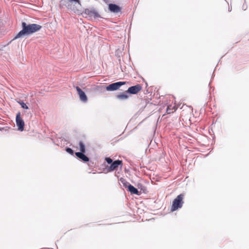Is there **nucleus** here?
Instances as JSON below:
<instances>
[{"mask_svg": "<svg viewBox=\"0 0 249 249\" xmlns=\"http://www.w3.org/2000/svg\"><path fill=\"white\" fill-rule=\"evenodd\" d=\"M22 30H21L14 37V39L22 37L25 35L32 34L39 31L41 28V26L36 24H31L27 25L24 22L22 23Z\"/></svg>", "mask_w": 249, "mask_h": 249, "instance_id": "f257e3e1", "label": "nucleus"}, {"mask_svg": "<svg viewBox=\"0 0 249 249\" xmlns=\"http://www.w3.org/2000/svg\"><path fill=\"white\" fill-rule=\"evenodd\" d=\"M184 195L181 194L178 195L177 197L174 199L171 208V211L172 212H174L182 207L183 204L184 203Z\"/></svg>", "mask_w": 249, "mask_h": 249, "instance_id": "f03ea898", "label": "nucleus"}, {"mask_svg": "<svg viewBox=\"0 0 249 249\" xmlns=\"http://www.w3.org/2000/svg\"><path fill=\"white\" fill-rule=\"evenodd\" d=\"M126 84V82H118L111 84L106 87V90L107 91L116 90L123 85Z\"/></svg>", "mask_w": 249, "mask_h": 249, "instance_id": "7ed1b4c3", "label": "nucleus"}, {"mask_svg": "<svg viewBox=\"0 0 249 249\" xmlns=\"http://www.w3.org/2000/svg\"><path fill=\"white\" fill-rule=\"evenodd\" d=\"M142 86L140 84H137L136 85L129 87L125 92L132 94H136L141 91L142 90Z\"/></svg>", "mask_w": 249, "mask_h": 249, "instance_id": "20e7f679", "label": "nucleus"}, {"mask_svg": "<svg viewBox=\"0 0 249 249\" xmlns=\"http://www.w3.org/2000/svg\"><path fill=\"white\" fill-rule=\"evenodd\" d=\"M16 124L19 130L23 131L24 127V122L20 117V113L18 112L16 115Z\"/></svg>", "mask_w": 249, "mask_h": 249, "instance_id": "39448f33", "label": "nucleus"}, {"mask_svg": "<svg viewBox=\"0 0 249 249\" xmlns=\"http://www.w3.org/2000/svg\"><path fill=\"white\" fill-rule=\"evenodd\" d=\"M76 89L79 96L80 100L83 102H86L88 100V98L85 92L78 86L76 87Z\"/></svg>", "mask_w": 249, "mask_h": 249, "instance_id": "423d86ee", "label": "nucleus"}, {"mask_svg": "<svg viewBox=\"0 0 249 249\" xmlns=\"http://www.w3.org/2000/svg\"><path fill=\"white\" fill-rule=\"evenodd\" d=\"M120 165H122V161L120 160H117L112 163L109 168V171H112L116 170Z\"/></svg>", "mask_w": 249, "mask_h": 249, "instance_id": "0eeeda50", "label": "nucleus"}, {"mask_svg": "<svg viewBox=\"0 0 249 249\" xmlns=\"http://www.w3.org/2000/svg\"><path fill=\"white\" fill-rule=\"evenodd\" d=\"M109 9L110 11L114 13H118L121 11L120 7L115 4H109Z\"/></svg>", "mask_w": 249, "mask_h": 249, "instance_id": "6e6552de", "label": "nucleus"}, {"mask_svg": "<svg viewBox=\"0 0 249 249\" xmlns=\"http://www.w3.org/2000/svg\"><path fill=\"white\" fill-rule=\"evenodd\" d=\"M84 153L76 152L75 155L78 158L80 159L85 162L89 161V158L88 157H87Z\"/></svg>", "mask_w": 249, "mask_h": 249, "instance_id": "1a4fd4ad", "label": "nucleus"}, {"mask_svg": "<svg viewBox=\"0 0 249 249\" xmlns=\"http://www.w3.org/2000/svg\"><path fill=\"white\" fill-rule=\"evenodd\" d=\"M177 109V107L175 105H170L167 106L166 109V113L167 114H171L174 112L176 109Z\"/></svg>", "mask_w": 249, "mask_h": 249, "instance_id": "9d476101", "label": "nucleus"}, {"mask_svg": "<svg viewBox=\"0 0 249 249\" xmlns=\"http://www.w3.org/2000/svg\"><path fill=\"white\" fill-rule=\"evenodd\" d=\"M127 188L128 189V191L131 193V194H135L137 195H140L138 190L132 185L128 184Z\"/></svg>", "mask_w": 249, "mask_h": 249, "instance_id": "9b49d317", "label": "nucleus"}, {"mask_svg": "<svg viewBox=\"0 0 249 249\" xmlns=\"http://www.w3.org/2000/svg\"><path fill=\"white\" fill-rule=\"evenodd\" d=\"M116 97L119 100H126L128 98V95L123 92L116 95Z\"/></svg>", "mask_w": 249, "mask_h": 249, "instance_id": "f8f14e48", "label": "nucleus"}, {"mask_svg": "<svg viewBox=\"0 0 249 249\" xmlns=\"http://www.w3.org/2000/svg\"><path fill=\"white\" fill-rule=\"evenodd\" d=\"M79 148H80V151H81V153H85L86 152V147L84 143L83 142L80 141L79 143Z\"/></svg>", "mask_w": 249, "mask_h": 249, "instance_id": "ddd939ff", "label": "nucleus"}, {"mask_svg": "<svg viewBox=\"0 0 249 249\" xmlns=\"http://www.w3.org/2000/svg\"><path fill=\"white\" fill-rule=\"evenodd\" d=\"M18 103L20 105V106H21V107L24 108V109H28L29 108L28 107V106L26 105V104H25L23 101H18Z\"/></svg>", "mask_w": 249, "mask_h": 249, "instance_id": "4468645a", "label": "nucleus"}, {"mask_svg": "<svg viewBox=\"0 0 249 249\" xmlns=\"http://www.w3.org/2000/svg\"><path fill=\"white\" fill-rule=\"evenodd\" d=\"M66 151L71 155H73V151L70 148H66Z\"/></svg>", "mask_w": 249, "mask_h": 249, "instance_id": "2eb2a0df", "label": "nucleus"}, {"mask_svg": "<svg viewBox=\"0 0 249 249\" xmlns=\"http://www.w3.org/2000/svg\"><path fill=\"white\" fill-rule=\"evenodd\" d=\"M121 182L123 183L124 186H125L126 188H127L128 185L129 184V183L125 181L124 179H121Z\"/></svg>", "mask_w": 249, "mask_h": 249, "instance_id": "dca6fc26", "label": "nucleus"}, {"mask_svg": "<svg viewBox=\"0 0 249 249\" xmlns=\"http://www.w3.org/2000/svg\"><path fill=\"white\" fill-rule=\"evenodd\" d=\"M105 160L108 164H112V160L110 158H107Z\"/></svg>", "mask_w": 249, "mask_h": 249, "instance_id": "f3484780", "label": "nucleus"}, {"mask_svg": "<svg viewBox=\"0 0 249 249\" xmlns=\"http://www.w3.org/2000/svg\"><path fill=\"white\" fill-rule=\"evenodd\" d=\"M68 0L69 1H70V2L75 1V2H76L78 3H80L79 0Z\"/></svg>", "mask_w": 249, "mask_h": 249, "instance_id": "a211bd4d", "label": "nucleus"}]
</instances>
